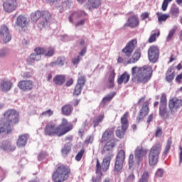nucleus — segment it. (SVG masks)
<instances>
[{"mask_svg":"<svg viewBox=\"0 0 182 182\" xmlns=\"http://www.w3.org/2000/svg\"><path fill=\"white\" fill-rule=\"evenodd\" d=\"M116 77V72L113 68H109L108 72V80L114 81Z\"/></svg>","mask_w":182,"mask_h":182,"instance_id":"45","label":"nucleus"},{"mask_svg":"<svg viewBox=\"0 0 182 182\" xmlns=\"http://www.w3.org/2000/svg\"><path fill=\"white\" fill-rule=\"evenodd\" d=\"M65 63V58L64 57H58L55 61L51 62L49 65L51 68H54L56 66H63Z\"/></svg>","mask_w":182,"mask_h":182,"instance_id":"30","label":"nucleus"},{"mask_svg":"<svg viewBox=\"0 0 182 182\" xmlns=\"http://www.w3.org/2000/svg\"><path fill=\"white\" fill-rule=\"evenodd\" d=\"M1 149L4 151H14L16 150L15 145H13L10 141H4L1 145Z\"/></svg>","mask_w":182,"mask_h":182,"instance_id":"28","label":"nucleus"},{"mask_svg":"<svg viewBox=\"0 0 182 182\" xmlns=\"http://www.w3.org/2000/svg\"><path fill=\"white\" fill-rule=\"evenodd\" d=\"M34 52L38 55L41 56L42 55H45L46 48L42 47H37L34 49Z\"/></svg>","mask_w":182,"mask_h":182,"instance_id":"47","label":"nucleus"},{"mask_svg":"<svg viewBox=\"0 0 182 182\" xmlns=\"http://www.w3.org/2000/svg\"><path fill=\"white\" fill-rule=\"evenodd\" d=\"M73 110V107L70 104H66L62 107V113L65 116H70Z\"/></svg>","mask_w":182,"mask_h":182,"instance_id":"33","label":"nucleus"},{"mask_svg":"<svg viewBox=\"0 0 182 182\" xmlns=\"http://www.w3.org/2000/svg\"><path fill=\"white\" fill-rule=\"evenodd\" d=\"M73 83H74V80H73V78H70V79H68V80L66 81L65 85H66L67 87H70V86H72V85H73Z\"/></svg>","mask_w":182,"mask_h":182,"instance_id":"62","label":"nucleus"},{"mask_svg":"<svg viewBox=\"0 0 182 182\" xmlns=\"http://www.w3.org/2000/svg\"><path fill=\"white\" fill-rule=\"evenodd\" d=\"M179 164H182V146H179Z\"/></svg>","mask_w":182,"mask_h":182,"instance_id":"64","label":"nucleus"},{"mask_svg":"<svg viewBox=\"0 0 182 182\" xmlns=\"http://www.w3.org/2000/svg\"><path fill=\"white\" fill-rule=\"evenodd\" d=\"M168 107L171 114H175L182 107V99L178 97H172L168 100Z\"/></svg>","mask_w":182,"mask_h":182,"instance_id":"10","label":"nucleus"},{"mask_svg":"<svg viewBox=\"0 0 182 182\" xmlns=\"http://www.w3.org/2000/svg\"><path fill=\"white\" fill-rule=\"evenodd\" d=\"M53 82L56 85L61 86L65 82V76L64 75H57L53 78Z\"/></svg>","mask_w":182,"mask_h":182,"instance_id":"32","label":"nucleus"},{"mask_svg":"<svg viewBox=\"0 0 182 182\" xmlns=\"http://www.w3.org/2000/svg\"><path fill=\"white\" fill-rule=\"evenodd\" d=\"M163 134V130L161 127H158L156 128V134H155V136L156 137H159L162 135Z\"/></svg>","mask_w":182,"mask_h":182,"instance_id":"54","label":"nucleus"},{"mask_svg":"<svg viewBox=\"0 0 182 182\" xmlns=\"http://www.w3.org/2000/svg\"><path fill=\"white\" fill-rule=\"evenodd\" d=\"M156 16H158V22L161 23L162 22H166L168 18H170L169 14H161V13H156Z\"/></svg>","mask_w":182,"mask_h":182,"instance_id":"40","label":"nucleus"},{"mask_svg":"<svg viewBox=\"0 0 182 182\" xmlns=\"http://www.w3.org/2000/svg\"><path fill=\"white\" fill-rule=\"evenodd\" d=\"M149 102L145 101L143 103L141 109L139 111L138 115L136 117V122L139 123L141 121H143L145 119V117L149 114Z\"/></svg>","mask_w":182,"mask_h":182,"instance_id":"12","label":"nucleus"},{"mask_svg":"<svg viewBox=\"0 0 182 182\" xmlns=\"http://www.w3.org/2000/svg\"><path fill=\"white\" fill-rule=\"evenodd\" d=\"M164 169H157L156 172V177L161 178L164 176Z\"/></svg>","mask_w":182,"mask_h":182,"instance_id":"57","label":"nucleus"},{"mask_svg":"<svg viewBox=\"0 0 182 182\" xmlns=\"http://www.w3.org/2000/svg\"><path fill=\"white\" fill-rule=\"evenodd\" d=\"M129 112L128 111H126L124 113V115L121 117V127H118V129H117V131H115V134L117 135V137L119 139H123L125 135V132L129 127Z\"/></svg>","mask_w":182,"mask_h":182,"instance_id":"8","label":"nucleus"},{"mask_svg":"<svg viewBox=\"0 0 182 182\" xmlns=\"http://www.w3.org/2000/svg\"><path fill=\"white\" fill-rule=\"evenodd\" d=\"M118 141V139L116 138H112V139H109L105 145H104V148H102V151H101V154L102 155H105L104 156V159H102V164H100L98 158H97V164L95 165V173L102 176V171H107L110 166V163L112 159L114 157L113 149L116 146V143Z\"/></svg>","mask_w":182,"mask_h":182,"instance_id":"1","label":"nucleus"},{"mask_svg":"<svg viewBox=\"0 0 182 182\" xmlns=\"http://www.w3.org/2000/svg\"><path fill=\"white\" fill-rule=\"evenodd\" d=\"M161 149L162 145H161V144H155L149 149L148 154V161L149 166H154L158 164Z\"/></svg>","mask_w":182,"mask_h":182,"instance_id":"6","label":"nucleus"},{"mask_svg":"<svg viewBox=\"0 0 182 182\" xmlns=\"http://www.w3.org/2000/svg\"><path fill=\"white\" fill-rule=\"evenodd\" d=\"M171 145H172V139H167V142H166V145L165 146V149H166L168 150H170L171 147Z\"/></svg>","mask_w":182,"mask_h":182,"instance_id":"60","label":"nucleus"},{"mask_svg":"<svg viewBox=\"0 0 182 182\" xmlns=\"http://www.w3.org/2000/svg\"><path fill=\"white\" fill-rule=\"evenodd\" d=\"M42 17V11L38 10L31 15V21L37 22Z\"/></svg>","mask_w":182,"mask_h":182,"instance_id":"38","label":"nucleus"},{"mask_svg":"<svg viewBox=\"0 0 182 182\" xmlns=\"http://www.w3.org/2000/svg\"><path fill=\"white\" fill-rule=\"evenodd\" d=\"M78 79H77V84L74 90L73 94L75 96H79L81 94V92L86 84V77L85 75H81L78 73Z\"/></svg>","mask_w":182,"mask_h":182,"instance_id":"14","label":"nucleus"},{"mask_svg":"<svg viewBox=\"0 0 182 182\" xmlns=\"http://www.w3.org/2000/svg\"><path fill=\"white\" fill-rule=\"evenodd\" d=\"M82 16H87V14L85 11H75L72 14L71 16H69V21L70 23H73V18H80Z\"/></svg>","mask_w":182,"mask_h":182,"instance_id":"25","label":"nucleus"},{"mask_svg":"<svg viewBox=\"0 0 182 182\" xmlns=\"http://www.w3.org/2000/svg\"><path fill=\"white\" fill-rule=\"evenodd\" d=\"M179 8L176 6H172L170 9V14L173 18H177L179 16Z\"/></svg>","mask_w":182,"mask_h":182,"instance_id":"39","label":"nucleus"},{"mask_svg":"<svg viewBox=\"0 0 182 182\" xmlns=\"http://www.w3.org/2000/svg\"><path fill=\"white\" fill-rule=\"evenodd\" d=\"M161 35V32L159 29H154L152 31V34L149 36L148 39L149 43H153L156 42V37H159Z\"/></svg>","mask_w":182,"mask_h":182,"instance_id":"31","label":"nucleus"},{"mask_svg":"<svg viewBox=\"0 0 182 182\" xmlns=\"http://www.w3.org/2000/svg\"><path fill=\"white\" fill-rule=\"evenodd\" d=\"M6 122L4 123L7 127L13 131L14 127L19 122V114L18 112L13 109H9L4 114Z\"/></svg>","mask_w":182,"mask_h":182,"instance_id":"5","label":"nucleus"},{"mask_svg":"<svg viewBox=\"0 0 182 182\" xmlns=\"http://www.w3.org/2000/svg\"><path fill=\"white\" fill-rule=\"evenodd\" d=\"M45 53L44 55L46 57H53V55L55 54V48L53 47H48L45 49Z\"/></svg>","mask_w":182,"mask_h":182,"instance_id":"43","label":"nucleus"},{"mask_svg":"<svg viewBox=\"0 0 182 182\" xmlns=\"http://www.w3.org/2000/svg\"><path fill=\"white\" fill-rule=\"evenodd\" d=\"M73 129L72 123L69 122L67 119L63 118L61 124L56 126V124L53 121L47 124L44 129V134L47 136L61 137L65 135Z\"/></svg>","mask_w":182,"mask_h":182,"instance_id":"2","label":"nucleus"},{"mask_svg":"<svg viewBox=\"0 0 182 182\" xmlns=\"http://www.w3.org/2000/svg\"><path fill=\"white\" fill-rule=\"evenodd\" d=\"M3 7L5 12L11 14L18 8L17 0H5L3 2Z\"/></svg>","mask_w":182,"mask_h":182,"instance_id":"15","label":"nucleus"},{"mask_svg":"<svg viewBox=\"0 0 182 182\" xmlns=\"http://www.w3.org/2000/svg\"><path fill=\"white\" fill-rule=\"evenodd\" d=\"M104 119V114H99L97 117L94 118V119H92V126H94V128L98 127L99 124L103 122Z\"/></svg>","mask_w":182,"mask_h":182,"instance_id":"36","label":"nucleus"},{"mask_svg":"<svg viewBox=\"0 0 182 182\" xmlns=\"http://www.w3.org/2000/svg\"><path fill=\"white\" fill-rule=\"evenodd\" d=\"M148 59L152 63H156L159 59L160 49L158 46H150L148 50Z\"/></svg>","mask_w":182,"mask_h":182,"instance_id":"11","label":"nucleus"},{"mask_svg":"<svg viewBox=\"0 0 182 182\" xmlns=\"http://www.w3.org/2000/svg\"><path fill=\"white\" fill-rule=\"evenodd\" d=\"M132 80L137 84H146L153 75V68L150 65L134 66L131 69Z\"/></svg>","mask_w":182,"mask_h":182,"instance_id":"3","label":"nucleus"},{"mask_svg":"<svg viewBox=\"0 0 182 182\" xmlns=\"http://www.w3.org/2000/svg\"><path fill=\"white\" fill-rule=\"evenodd\" d=\"M53 111L51 109H49L48 110L43 112L41 113V116L42 117H50L53 116Z\"/></svg>","mask_w":182,"mask_h":182,"instance_id":"48","label":"nucleus"},{"mask_svg":"<svg viewBox=\"0 0 182 182\" xmlns=\"http://www.w3.org/2000/svg\"><path fill=\"white\" fill-rule=\"evenodd\" d=\"M28 137V135H27V134L19 135L16 142L17 146L18 147L25 146L27 144Z\"/></svg>","mask_w":182,"mask_h":182,"instance_id":"26","label":"nucleus"},{"mask_svg":"<svg viewBox=\"0 0 182 182\" xmlns=\"http://www.w3.org/2000/svg\"><path fill=\"white\" fill-rule=\"evenodd\" d=\"M134 154L135 158L137 159L138 163H139L141 158L145 156L146 152L142 146H137V148L135 149Z\"/></svg>","mask_w":182,"mask_h":182,"instance_id":"29","label":"nucleus"},{"mask_svg":"<svg viewBox=\"0 0 182 182\" xmlns=\"http://www.w3.org/2000/svg\"><path fill=\"white\" fill-rule=\"evenodd\" d=\"M18 87L22 92H29L33 89L34 82L31 80H21L18 83Z\"/></svg>","mask_w":182,"mask_h":182,"instance_id":"16","label":"nucleus"},{"mask_svg":"<svg viewBox=\"0 0 182 182\" xmlns=\"http://www.w3.org/2000/svg\"><path fill=\"white\" fill-rule=\"evenodd\" d=\"M101 5V0H88V1L84 5V8L85 9H88V11H92V9H98Z\"/></svg>","mask_w":182,"mask_h":182,"instance_id":"19","label":"nucleus"},{"mask_svg":"<svg viewBox=\"0 0 182 182\" xmlns=\"http://www.w3.org/2000/svg\"><path fill=\"white\" fill-rule=\"evenodd\" d=\"M125 152L123 149H121L119 152H118V154L117 155V158L115 159V165H114V174L119 175L122 173Z\"/></svg>","mask_w":182,"mask_h":182,"instance_id":"9","label":"nucleus"},{"mask_svg":"<svg viewBox=\"0 0 182 182\" xmlns=\"http://www.w3.org/2000/svg\"><path fill=\"white\" fill-rule=\"evenodd\" d=\"M13 87V82L11 80L9 79H2L0 82V87L1 90L4 92L10 91Z\"/></svg>","mask_w":182,"mask_h":182,"instance_id":"20","label":"nucleus"},{"mask_svg":"<svg viewBox=\"0 0 182 182\" xmlns=\"http://www.w3.org/2000/svg\"><path fill=\"white\" fill-rule=\"evenodd\" d=\"M71 149H72V144H70V142H68V144H65L61 151L62 155L63 156H67L68 155H69V154L71 151Z\"/></svg>","mask_w":182,"mask_h":182,"instance_id":"37","label":"nucleus"},{"mask_svg":"<svg viewBox=\"0 0 182 182\" xmlns=\"http://www.w3.org/2000/svg\"><path fill=\"white\" fill-rule=\"evenodd\" d=\"M16 24L17 26L21 27V28H24L27 27L28 22L27 21V18L23 15H19L17 18Z\"/></svg>","mask_w":182,"mask_h":182,"instance_id":"24","label":"nucleus"},{"mask_svg":"<svg viewBox=\"0 0 182 182\" xmlns=\"http://www.w3.org/2000/svg\"><path fill=\"white\" fill-rule=\"evenodd\" d=\"M41 55L37 54L36 52L31 53L29 55V58L27 60V63L28 64H31V63H34V62H38L39 60H41Z\"/></svg>","mask_w":182,"mask_h":182,"instance_id":"34","label":"nucleus"},{"mask_svg":"<svg viewBox=\"0 0 182 182\" xmlns=\"http://www.w3.org/2000/svg\"><path fill=\"white\" fill-rule=\"evenodd\" d=\"M154 118V115L153 113H151L150 114H149L146 119V123L150 124L151 122H153Z\"/></svg>","mask_w":182,"mask_h":182,"instance_id":"59","label":"nucleus"},{"mask_svg":"<svg viewBox=\"0 0 182 182\" xmlns=\"http://www.w3.org/2000/svg\"><path fill=\"white\" fill-rule=\"evenodd\" d=\"M137 46V41L136 39H132L129 41L125 47L122 48V53H124V58L118 56L117 62L118 63H123L125 60H128L132 55L134 50Z\"/></svg>","mask_w":182,"mask_h":182,"instance_id":"7","label":"nucleus"},{"mask_svg":"<svg viewBox=\"0 0 182 182\" xmlns=\"http://www.w3.org/2000/svg\"><path fill=\"white\" fill-rule=\"evenodd\" d=\"M107 87H108V89H113L114 87V80L107 81Z\"/></svg>","mask_w":182,"mask_h":182,"instance_id":"53","label":"nucleus"},{"mask_svg":"<svg viewBox=\"0 0 182 182\" xmlns=\"http://www.w3.org/2000/svg\"><path fill=\"white\" fill-rule=\"evenodd\" d=\"M129 80L130 75L125 71L121 75V76L118 77V79H117V82L118 85H122L123 83L124 85H126L129 82Z\"/></svg>","mask_w":182,"mask_h":182,"instance_id":"23","label":"nucleus"},{"mask_svg":"<svg viewBox=\"0 0 182 182\" xmlns=\"http://www.w3.org/2000/svg\"><path fill=\"white\" fill-rule=\"evenodd\" d=\"M139 26V20L136 16H132L127 19V23L124 24V28L129 27L136 28Z\"/></svg>","mask_w":182,"mask_h":182,"instance_id":"18","label":"nucleus"},{"mask_svg":"<svg viewBox=\"0 0 182 182\" xmlns=\"http://www.w3.org/2000/svg\"><path fill=\"white\" fill-rule=\"evenodd\" d=\"M159 114L163 119L170 118V111L168 109L167 105H159Z\"/></svg>","mask_w":182,"mask_h":182,"instance_id":"21","label":"nucleus"},{"mask_svg":"<svg viewBox=\"0 0 182 182\" xmlns=\"http://www.w3.org/2000/svg\"><path fill=\"white\" fill-rule=\"evenodd\" d=\"M94 141V136L92 135H90V136H87V139H85V141H84V143L85 144H92Z\"/></svg>","mask_w":182,"mask_h":182,"instance_id":"51","label":"nucleus"},{"mask_svg":"<svg viewBox=\"0 0 182 182\" xmlns=\"http://www.w3.org/2000/svg\"><path fill=\"white\" fill-rule=\"evenodd\" d=\"M175 77V73L171 72V70H168L166 73V82L171 83Z\"/></svg>","mask_w":182,"mask_h":182,"instance_id":"41","label":"nucleus"},{"mask_svg":"<svg viewBox=\"0 0 182 182\" xmlns=\"http://www.w3.org/2000/svg\"><path fill=\"white\" fill-rule=\"evenodd\" d=\"M181 80H182V73L179 75H178L176 77V82H178V84L181 83Z\"/></svg>","mask_w":182,"mask_h":182,"instance_id":"63","label":"nucleus"},{"mask_svg":"<svg viewBox=\"0 0 182 182\" xmlns=\"http://www.w3.org/2000/svg\"><path fill=\"white\" fill-rule=\"evenodd\" d=\"M9 54V50L6 48L0 50V58H4Z\"/></svg>","mask_w":182,"mask_h":182,"instance_id":"52","label":"nucleus"},{"mask_svg":"<svg viewBox=\"0 0 182 182\" xmlns=\"http://www.w3.org/2000/svg\"><path fill=\"white\" fill-rule=\"evenodd\" d=\"M80 61V55H77L76 58H73L72 59V63L73 65H78Z\"/></svg>","mask_w":182,"mask_h":182,"instance_id":"58","label":"nucleus"},{"mask_svg":"<svg viewBox=\"0 0 182 182\" xmlns=\"http://www.w3.org/2000/svg\"><path fill=\"white\" fill-rule=\"evenodd\" d=\"M134 155L133 154H131L129 156V167H132L134 166Z\"/></svg>","mask_w":182,"mask_h":182,"instance_id":"55","label":"nucleus"},{"mask_svg":"<svg viewBox=\"0 0 182 182\" xmlns=\"http://www.w3.org/2000/svg\"><path fill=\"white\" fill-rule=\"evenodd\" d=\"M116 92H112L102 97V100H101V106L105 107L107 103L110 102L112 99L115 97Z\"/></svg>","mask_w":182,"mask_h":182,"instance_id":"27","label":"nucleus"},{"mask_svg":"<svg viewBox=\"0 0 182 182\" xmlns=\"http://www.w3.org/2000/svg\"><path fill=\"white\" fill-rule=\"evenodd\" d=\"M85 149H81V151H79L78 154H77V155L75 156V160L77 161H80L85 154Z\"/></svg>","mask_w":182,"mask_h":182,"instance_id":"50","label":"nucleus"},{"mask_svg":"<svg viewBox=\"0 0 182 182\" xmlns=\"http://www.w3.org/2000/svg\"><path fill=\"white\" fill-rule=\"evenodd\" d=\"M0 39L2 40L4 43H9L11 41L9 30L5 25H3L0 28Z\"/></svg>","mask_w":182,"mask_h":182,"instance_id":"17","label":"nucleus"},{"mask_svg":"<svg viewBox=\"0 0 182 182\" xmlns=\"http://www.w3.org/2000/svg\"><path fill=\"white\" fill-rule=\"evenodd\" d=\"M141 55V52L135 51L132 55V58L128 60L127 64L136 63L140 59Z\"/></svg>","mask_w":182,"mask_h":182,"instance_id":"35","label":"nucleus"},{"mask_svg":"<svg viewBox=\"0 0 182 182\" xmlns=\"http://www.w3.org/2000/svg\"><path fill=\"white\" fill-rule=\"evenodd\" d=\"M167 105V96L165 93L161 94L160 97L159 106Z\"/></svg>","mask_w":182,"mask_h":182,"instance_id":"46","label":"nucleus"},{"mask_svg":"<svg viewBox=\"0 0 182 182\" xmlns=\"http://www.w3.org/2000/svg\"><path fill=\"white\" fill-rule=\"evenodd\" d=\"M12 132L11 128L7 127L4 123L0 124V134L2 133H6V134H9Z\"/></svg>","mask_w":182,"mask_h":182,"instance_id":"42","label":"nucleus"},{"mask_svg":"<svg viewBox=\"0 0 182 182\" xmlns=\"http://www.w3.org/2000/svg\"><path fill=\"white\" fill-rule=\"evenodd\" d=\"M178 27L177 26H174L173 27L172 29H171L168 32V34L166 37V41H171L174 36V34L176 33V32L177 31Z\"/></svg>","mask_w":182,"mask_h":182,"instance_id":"44","label":"nucleus"},{"mask_svg":"<svg viewBox=\"0 0 182 182\" xmlns=\"http://www.w3.org/2000/svg\"><path fill=\"white\" fill-rule=\"evenodd\" d=\"M113 135H114V129H111L108 128L105 129V131H104V133H102V137H101V143H105L109 141Z\"/></svg>","mask_w":182,"mask_h":182,"instance_id":"22","label":"nucleus"},{"mask_svg":"<svg viewBox=\"0 0 182 182\" xmlns=\"http://www.w3.org/2000/svg\"><path fill=\"white\" fill-rule=\"evenodd\" d=\"M41 21L38 23V27L41 29L47 28L50 26V20L52 19V14L49 11H41Z\"/></svg>","mask_w":182,"mask_h":182,"instance_id":"13","label":"nucleus"},{"mask_svg":"<svg viewBox=\"0 0 182 182\" xmlns=\"http://www.w3.org/2000/svg\"><path fill=\"white\" fill-rule=\"evenodd\" d=\"M135 180V176L134 173H132L131 175H129L127 177L126 182H133Z\"/></svg>","mask_w":182,"mask_h":182,"instance_id":"61","label":"nucleus"},{"mask_svg":"<svg viewBox=\"0 0 182 182\" xmlns=\"http://www.w3.org/2000/svg\"><path fill=\"white\" fill-rule=\"evenodd\" d=\"M71 170L68 165L58 164L52 175V178L54 182H65L69 178Z\"/></svg>","mask_w":182,"mask_h":182,"instance_id":"4","label":"nucleus"},{"mask_svg":"<svg viewBox=\"0 0 182 182\" xmlns=\"http://www.w3.org/2000/svg\"><path fill=\"white\" fill-rule=\"evenodd\" d=\"M150 14L149 12H144L141 14V18L142 21H145L146 19L149 18Z\"/></svg>","mask_w":182,"mask_h":182,"instance_id":"56","label":"nucleus"},{"mask_svg":"<svg viewBox=\"0 0 182 182\" xmlns=\"http://www.w3.org/2000/svg\"><path fill=\"white\" fill-rule=\"evenodd\" d=\"M149 177V172H144L142 173L139 182H148Z\"/></svg>","mask_w":182,"mask_h":182,"instance_id":"49","label":"nucleus"}]
</instances>
